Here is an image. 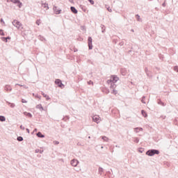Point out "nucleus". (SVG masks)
I'll return each instance as SVG.
<instances>
[{"label":"nucleus","instance_id":"1","mask_svg":"<svg viewBox=\"0 0 178 178\" xmlns=\"http://www.w3.org/2000/svg\"><path fill=\"white\" fill-rule=\"evenodd\" d=\"M120 80V78L116 74H112L110 76V79L106 81L107 84L110 86V88H115V87H118L116 83Z\"/></svg>","mask_w":178,"mask_h":178},{"label":"nucleus","instance_id":"2","mask_svg":"<svg viewBox=\"0 0 178 178\" xmlns=\"http://www.w3.org/2000/svg\"><path fill=\"white\" fill-rule=\"evenodd\" d=\"M146 155H147V156H154V155H159V154H161V152L159 151V149H149L146 152Z\"/></svg>","mask_w":178,"mask_h":178},{"label":"nucleus","instance_id":"3","mask_svg":"<svg viewBox=\"0 0 178 178\" xmlns=\"http://www.w3.org/2000/svg\"><path fill=\"white\" fill-rule=\"evenodd\" d=\"M56 86H58V87H60V88H65V85L63 83H62V80L57 79L54 81Z\"/></svg>","mask_w":178,"mask_h":178},{"label":"nucleus","instance_id":"4","mask_svg":"<svg viewBox=\"0 0 178 178\" xmlns=\"http://www.w3.org/2000/svg\"><path fill=\"white\" fill-rule=\"evenodd\" d=\"M92 121L98 124V123L101 122V118L99 117V115H94L92 117Z\"/></svg>","mask_w":178,"mask_h":178},{"label":"nucleus","instance_id":"5","mask_svg":"<svg viewBox=\"0 0 178 178\" xmlns=\"http://www.w3.org/2000/svg\"><path fill=\"white\" fill-rule=\"evenodd\" d=\"M13 24L15 26V27H17V29H20V26H22V23H20V22L15 19L13 22Z\"/></svg>","mask_w":178,"mask_h":178},{"label":"nucleus","instance_id":"6","mask_svg":"<svg viewBox=\"0 0 178 178\" xmlns=\"http://www.w3.org/2000/svg\"><path fill=\"white\" fill-rule=\"evenodd\" d=\"M79 163H80V162L76 159H74L71 161V165L72 166H74V168H76V166H77Z\"/></svg>","mask_w":178,"mask_h":178},{"label":"nucleus","instance_id":"7","mask_svg":"<svg viewBox=\"0 0 178 178\" xmlns=\"http://www.w3.org/2000/svg\"><path fill=\"white\" fill-rule=\"evenodd\" d=\"M53 10L56 15H60V12H62L60 8H58V7L55 6L53 7Z\"/></svg>","mask_w":178,"mask_h":178},{"label":"nucleus","instance_id":"8","mask_svg":"<svg viewBox=\"0 0 178 178\" xmlns=\"http://www.w3.org/2000/svg\"><path fill=\"white\" fill-rule=\"evenodd\" d=\"M88 44L89 49H92V38L88 37Z\"/></svg>","mask_w":178,"mask_h":178},{"label":"nucleus","instance_id":"9","mask_svg":"<svg viewBox=\"0 0 178 178\" xmlns=\"http://www.w3.org/2000/svg\"><path fill=\"white\" fill-rule=\"evenodd\" d=\"M145 72L147 76V77H152V72H151L148 67L145 68Z\"/></svg>","mask_w":178,"mask_h":178},{"label":"nucleus","instance_id":"10","mask_svg":"<svg viewBox=\"0 0 178 178\" xmlns=\"http://www.w3.org/2000/svg\"><path fill=\"white\" fill-rule=\"evenodd\" d=\"M120 73L122 76H126L127 74V70L126 68L122 67L120 69Z\"/></svg>","mask_w":178,"mask_h":178},{"label":"nucleus","instance_id":"11","mask_svg":"<svg viewBox=\"0 0 178 178\" xmlns=\"http://www.w3.org/2000/svg\"><path fill=\"white\" fill-rule=\"evenodd\" d=\"M111 93L113 94V95H116L118 94V90H116V87L110 88Z\"/></svg>","mask_w":178,"mask_h":178},{"label":"nucleus","instance_id":"12","mask_svg":"<svg viewBox=\"0 0 178 178\" xmlns=\"http://www.w3.org/2000/svg\"><path fill=\"white\" fill-rule=\"evenodd\" d=\"M41 94L44 98H45L46 101H49L51 99V97H49V95L45 94L44 92H41Z\"/></svg>","mask_w":178,"mask_h":178},{"label":"nucleus","instance_id":"13","mask_svg":"<svg viewBox=\"0 0 178 178\" xmlns=\"http://www.w3.org/2000/svg\"><path fill=\"white\" fill-rule=\"evenodd\" d=\"M36 109H40V112H42V111H45V108H44V107H42V104H41L36 105Z\"/></svg>","mask_w":178,"mask_h":178},{"label":"nucleus","instance_id":"14","mask_svg":"<svg viewBox=\"0 0 178 178\" xmlns=\"http://www.w3.org/2000/svg\"><path fill=\"white\" fill-rule=\"evenodd\" d=\"M140 113L143 116V118H148V113L144 109L141 110Z\"/></svg>","mask_w":178,"mask_h":178},{"label":"nucleus","instance_id":"15","mask_svg":"<svg viewBox=\"0 0 178 178\" xmlns=\"http://www.w3.org/2000/svg\"><path fill=\"white\" fill-rule=\"evenodd\" d=\"M6 104H7V105H8V106L10 108H15V106H16L15 103H11L10 102L6 101Z\"/></svg>","mask_w":178,"mask_h":178},{"label":"nucleus","instance_id":"16","mask_svg":"<svg viewBox=\"0 0 178 178\" xmlns=\"http://www.w3.org/2000/svg\"><path fill=\"white\" fill-rule=\"evenodd\" d=\"M23 113H24V116H27L30 119H31V118H33V114H31V113H29L27 111H24Z\"/></svg>","mask_w":178,"mask_h":178},{"label":"nucleus","instance_id":"17","mask_svg":"<svg viewBox=\"0 0 178 178\" xmlns=\"http://www.w3.org/2000/svg\"><path fill=\"white\" fill-rule=\"evenodd\" d=\"M143 127H135L134 129V131H135V133H140V131H143Z\"/></svg>","mask_w":178,"mask_h":178},{"label":"nucleus","instance_id":"18","mask_svg":"<svg viewBox=\"0 0 178 178\" xmlns=\"http://www.w3.org/2000/svg\"><path fill=\"white\" fill-rule=\"evenodd\" d=\"M37 137H38L39 138H44L45 137V135L42 134V133L41 131H38L36 134Z\"/></svg>","mask_w":178,"mask_h":178},{"label":"nucleus","instance_id":"19","mask_svg":"<svg viewBox=\"0 0 178 178\" xmlns=\"http://www.w3.org/2000/svg\"><path fill=\"white\" fill-rule=\"evenodd\" d=\"M102 92H104V94H109L111 92V90L108 88H103L102 89Z\"/></svg>","mask_w":178,"mask_h":178},{"label":"nucleus","instance_id":"20","mask_svg":"<svg viewBox=\"0 0 178 178\" xmlns=\"http://www.w3.org/2000/svg\"><path fill=\"white\" fill-rule=\"evenodd\" d=\"M70 10L71 12H72V13H74V15H76V13H78L77 9H76V8L74 6H71Z\"/></svg>","mask_w":178,"mask_h":178},{"label":"nucleus","instance_id":"21","mask_svg":"<svg viewBox=\"0 0 178 178\" xmlns=\"http://www.w3.org/2000/svg\"><path fill=\"white\" fill-rule=\"evenodd\" d=\"M4 90H6V91H12V86H10V85H6L4 87Z\"/></svg>","mask_w":178,"mask_h":178},{"label":"nucleus","instance_id":"22","mask_svg":"<svg viewBox=\"0 0 178 178\" xmlns=\"http://www.w3.org/2000/svg\"><path fill=\"white\" fill-rule=\"evenodd\" d=\"M157 103L159 104V105H161V106H165L166 104H165V102H162V100L159 99L157 101Z\"/></svg>","mask_w":178,"mask_h":178},{"label":"nucleus","instance_id":"23","mask_svg":"<svg viewBox=\"0 0 178 178\" xmlns=\"http://www.w3.org/2000/svg\"><path fill=\"white\" fill-rule=\"evenodd\" d=\"M100 138H102V140H103L104 141H106V143H108V141H109V138H108V137L105 136H101Z\"/></svg>","mask_w":178,"mask_h":178},{"label":"nucleus","instance_id":"24","mask_svg":"<svg viewBox=\"0 0 178 178\" xmlns=\"http://www.w3.org/2000/svg\"><path fill=\"white\" fill-rule=\"evenodd\" d=\"M145 150V149L143 148V147H138V152H139L140 154H143V152H144Z\"/></svg>","mask_w":178,"mask_h":178},{"label":"nucleus","instance_id":"25","mask_svg":"<svg viewBox=\"0 0 178 178\" xmlns=\"http://www.w3.org/2000/svg\"><path fill=\"white\" fill-rule=\"evenodd\" d=\"M134 142L136 143V144H138V143H140V138L134 137Z\"/></svg>","mask_w":178,"mask_h":178},{"label":"nucleus","instance_id":"26","mask_svg":"<svg viewBox=\"0 0 178 178\" xmlns=\"http://www.w3.org/2000/svg\"><path fill=\"white\" fill-rule=\"evenodd\" d=\"M35 154H42L44 152V150H42L40 149H35Z\"/></svg>","mask_w":178,"mask_h":178},{"label":"nucleus","instance_id":"27","mask_svg":"<svg viewBox=\"0 0 178 178\" xmlns=\"http://www.w3.org/2000/svg\"><path fill=\"white\" fill-rule=\"evenodd\" d=\"M6 118L3 115H0V122H6Z\"/></svg>","mask_w":178,"mask_h":178},{"label":"nucleus","instance_id":"28","mask_svg":"<svg viewBox=\"0 0 178 178\" xmlns=\"http://www.w3.org/2000/svg\"><path fill=\"white\" fill-rule=\"evenodd\" d=\"M100 27H101V29H102V33H105V31H106V28H105V26L104 25H103V24H102L101 26H100Z\"/></svg>","mask_w":178,"mask_h":178},{"label":"nucleus","instance_id":"29","mask_svg":"<svg viewBox=\"0 0 178 178\" xmlns=\"http://www.w3.org/2000/svg\"><path fill=\"white\" fill-rule=\"evenodd\" d=\"M163 165H165L168 168L170 167V163L168 161H163Z\"/></svg>","mask_w":178,"mask_h":178},{"label":"nucleus","instance_id":"30","mask_svg":"<svg viewBox=\"0 0 178 178\" xmlns=\"http://www.w3.org/2000/svg\"><path fill=\"white\" fill-rule=\"evenodd\" d=\"M99 175H102V172H104V168L102 167H99L98 169Z\"/></svg>","mask_w":178,"mask_h":178},{"label":"nucleus","instance_id":"31","mask_svg":"<svg viewBox=\"0 0 178 178\" xmlns=\"http://www.w3.org/2000/svg\"><path fill=\"white\" fill-rule=\"evenodd\" d=\"M136 18L138 22H142L141 18H140V15L138 14L136 15Z\"/></svg>","mask_w":178,"mask_h":178},{"label":"nucleus","instance_id":"32","mask_svg":"<svg viewBox=\"0 0 178 178\" xmlns=\"http://www.w3.org/2000/svg\"><path fill=\"white\" fill-rule=\"evenodd\" d=\"M17 140L19 142H22V141H23L24 138L22 136H17Z\"/></svg>","mask_w":178,"mask_h":178},{"label":"nucleus","instance_id":"33","mask_svg":"<svg viewBox=\"0 0 178 178\" xmlns=\"http://www.w3.org/2000/svg\"><path fill=\"white\" fill-rule=\"evenodd\" d=\"M141 102H142V104H146V102H145V96L142 97Z\"/></svg>","mask_w":178,"mask_h":178},{"label":"nucleus","instance_id":"34","mask_svg":"<svg viewBox=\"0 0 178 178\" xmlns=\"http://www.w3.org/2000/svg\"><path fill=\"white\" fill-rule=\"evenodd\" d=\"M11 2H13V3H20V0H11Z\"/></svg>","mask_w":178,"mask_h":178},{"label":"nucleus","instance_id":"35","mask_svg":"<svg viewBox=\"0 0 178 178\" xmlns=\"http://www.w3.org/2000/svg\"><path fill=\"white\" fill-rule=\"evenodd\" d=\"M1 40H2V41H4V42H8V38H6L5 37H2Z\"/></svg>","mask_w":178,"mask_h":178},{"label":"nucleus","instance_id":"36","mask_svg":"<svg viewBox=\"0 0 178 178\" xmlns=\"http://www.w3.org/2000/svg\"><path fill=\"white\" fill-rule=\"evenodd\" d=\"M88 86H94V82L92 81H88Z\"/></svg>","mask_w":178,"mask_h":178},{"label":"nucleus","instance_id":"37","mask_svg":"<svg viewBox=\"0 0 178 178\" xmlns=\"http://www.w3.org/2000/svg\"><path fill=\"white\" fill-rule=\"evenodd\" d=\"M36 24H37L38 26H40V24H41V20H40V19H37V20H36Z\"/></svg>","mask_w":178,"mask_h":178},{"label":"nucleus","instance_id":"38","mask_svg":"<svg viewBox=\"0 0 178 178\" xmlns=\"http://www.w3.org/2000/svg\"><path fill=\"white\" fill-rule=\"evenodd\" d=\"M21 102H22V104H27V100H26V99H21Z\"/></svg>","mask_w":178,"mask_h":178},{"label":"nucleus","instance_id":"39","mask_svg":"<svg viewBox=\"0 0 178 178\" xmlns=\"http://www.w3.org/2000/svg\"><path fill=\"white\" fill-rule=\"evenodd\" d=\"M17 6L18 8H22V6H23V3L19 1V3H17Z\"/></svg>","mask_w":178,"mask_h":178},{"label":"nucleus","instance_id":"40","mask_svg":"<svg viewBox=\"0 0 178 178\" xmlns=\"http://www.w3.org/2000/svg\"><path fill=\"white\" fill-rule=\"evenodd\" d=\"M35 98H38V99H41V96H40V95H38V94H36V95H35Z\"/></svg>","mask_w":178,"mask_h":178},{"label":"nucleus","instance_id":"41","mask_svg":"<svg viewBox=\"0 0 178 178\" xmlns=\"http://www.w3.org/2000/svg\"><path fill=\"white\" fill-rule=\"evenodd\" d=\"M0 35H5V33H3V30L0 29Z\"/></svg>","mask_w":178,"mask_h":178},{"label":"nucleus","instance_id":"42","mask_svg":"<svg viewBox=\"0 0 178 178\" xmlns=\"http://www.w3.org/2000/svg\"><path fill=\"white\" fill-rule=\"evenodd\" d=\"M39 40H40V41H44V40H45V38H44V37L39 35Z\"/></svg>","mask_w":178,"mask_h":178},{"label":"nucleus","instance_id":"43","mask_svg":"<svg viewBox=\"0 0 178 178\" xmlns=\"http://www.w3.org/2000/svg\"><path fill=\"white\" fill-rule=\"evenodd\" d=\"M42 6H43V8H47V9H49V8L48 7V4H47V3L42 4Z\"/></svg>","mask_w":178,"mask_h":178},{"label":"nucleus","instance_id":"44","mask_svg":"<svg viewBox=\"0 0 178 178\" xmlns=\"http://www.w3.org/2000/svg\"><path fill=\"white\" fill-rule=\"evenodd\" d=\"M54 145H59V141H58V140H54Z\"/></svg>","mask_w":178,"mask_h":178},{"label":"nucleus","instance_id":"45","mask_svg":"<svg viewBox=\"0 0 178 178\" xmlns=\"http://www.w3.org/2000/svg\"><path fill=\"white\" fill-rule=\"evenodd\" d=\"M19 128L21 130H26V128L23 125H20Z\"/></svg>","mask_w":178,"mask_h":178},{"label":"nucleus","instance_id":"46","mask_svg":"<svg viewBox=\"0 0 178 178\" xmlns=\"http://www.w3.org/2000/svg\"><path fill=\"white\" fill-rule=\"evenodd\" d=\"M172 69L175 72H177V73H178V67H173Z\"/></svg>","mask_w":178,"mask_h":178},{"label":"nucleus","instance_id":"47","mask_svg":"<svg viewBox=\"0 0 178 178\" xmlns=\"http://www.w3.org/2000/svg\"><path fill=\"white\" fill-rule=\"evenodd\" d=\"M124 44V43L123 42L119 43V45H120V47H123Z\"/></svg>","mask_w":178,"mask_h":178},{"label":"nucleus","instance_id":"48","mask_svg":"<svg viewBox=\"0 0 178 178\" xmlns=\"http://www.w3.org/2000/svg\"><path fill=\"white\" fill-rule=\"evenodd\" d=\"M90 3H91V5H94V1L92 0H88Z\"/></svg>","mask_w":178,"mask_h":178},{"label":"nucleus","instance_id":"49","mask_svg":"<svg viewBox=\"0 0 178 178\" xmlns=\"http://www.w3.org/2000/svg\"><path fill=\"white\" fill-rule=\"evenodd\" d=\"M26 131L28 132L29 134H30V129L29 128L26 129Z\"/></svg>","mask_w":178,"mask_h":178},{"label":"nucleus","instance_id":"50","mask_svg":"<svg viewBox=\"0 0 178 178\" xmlns=\"http://www.w3.org/2000/svg\"><path fill=\"white\" fill-rule=\"evenodd\" d=\"M0 22H1V23H3V24H5V22H3V19L1 18V19H0Z\"/></svg>","mask_w":178,"mask_h":178},{"label":"nucleus","instance_id":"51","mask_svg":"<svg viewBox=\"0 0 178 178\" xmlns=\"http://www.w3.org/2000/svg\"><path fill=\"white\" fill-rule=\"evenodd\" d=\"M162 6H163V7L166 6V3L165 2L163 3Z\"/></svg>","mask_w":178,"mask_h":178},{"label":"nucleus","instance_id":"52","mask_svg":"<svg viewBox=\"0 0 178 178\" xmlns=\"http://www.w3.org/2000/svg\"><path fill=\"white\" fill-rule=\"evenodd\" d=\"M6 38H7V40H10V37H9V36H8V37Z\"/></svg>","mask_w":178,"mask_h":178},{"label":"nucleus","instance_id":"53","mask_svg":"<svg viewBox=\"0 0 178 178\" xmlns=\"http://www.w3.org/2000/svg\"><path fill=\"white\" fill-rule=\"evenodd\" d=\"M77 51H78L77 49H74V52H77Z\"/></svg>","mask_w":178,"mask_h":178},{"label":"nucleus","instance_id":"54","mask_svg":"<svg viewBox=\"0 0 178 178\" xmlns=\"http://www.w3.org/2000/svg\"><path fill=\"white\" fill-rule=\"evenodd\" d=\"M163 119H166V116H162Z\"/></svg>","mask_w":178,"mask_h":178},{"label":"nucleus","instance_id":"55","mask_svg":"<svg viewBox=\"0 0 178 178\" xmlns=\"http://www.w3.org/2000/svg\"><path fill=\"white\" fill-rule=\"evenodd\" d=\"M108 12H112V9H108Z\"/></svg>","mask_w":178,"mask_h":178},{"label":"nucleus","instance_id":"56","mask_svg":"<svg viewBox=\"0 0 178 178\" xmlns=\"http://www.w3.org/2000/svg\"><path fill=\"white\" fill-rule=\"evenodd\" d=\"M69 1L70 2H71V3H73V0H69Z\"/></svg>","mask_w":178,"mask_h":178},{"label":"nucleus","instance_id":"57","mask_svg":"<svg viewBox=\"0 0 178 178\" xmlns=\"http://www.w3.org/2000/svg\"><path fill=\"white\" fill-rule=\"evenodd\" d=\"M33 131H34V132L37 131V129H35L33 130Z\"/></svg>","mask_w":178,"mask_h":178},{"label":"nucleus","instance_id":"58","mask_svg":"<svg viewBox=\"0 0 178 178\" xmlns=\"http://www.w3.org/2000/svg\"><path fill=\"white\" fill-rule=\"evenodd\" d=\"M34 133H35L34 131H33L31 132V134L33 135V134H34Z\"/></svg>","mask_w":178,"mask_h":178},{"label":"nucleus","instance_id":"59","mask_svg":"<svg viewBox=\"0 0 178 178\" xmlns=\"http://www.w3.org/2000/svg\"><path fill=\"white\" fill-rule=\"evenodd\" d=\"M101 148H102V149H103V148H104V146H101Z\"/></svg>","mask_w":178,"mask_h":178},{"label":"nucleus","instance_id":"60","mask_svg":"<svg viewBox=\"0 0 178 178\" xmlns=\"http://www.w3.org/2000/svg\"><path fill=\"white\" fill-rule=\"evenodd\" d=\"M174 67H178V66H177V65H175V66H174Z\"/></svg>","mask_w":178,"mask_h":178},{"label":"nucleus","instance_id":"61","mask_svg":"<svg viewBox=\"0 0 178 178\" xmlns=\"http://www.w3.org/2000/svg\"><path fill=\"white\" fill-rule=\"evenodd\" d=\"M88 138H89V139L91 138V136H88Z\"/></svg>","mask_w":178,"mask_h":178},{"label":"nucleus","instance_id":"62","mask_svg":"<svg viewBox=\"0 0 178 178\" xmlns=\"http://www.w3.org/2000/svg\"><path fill=\"white\" fill-rule=\"evenodd\" d=\"M17 86H22V85H20V84H17Z\"/></svg>","mask_w":178,"mask_h":178},{"label":"nucleus","instance_id":"63","mask_svg":"<svg viewBox=\"0 0 178 178\" xmlns=\"http://www.w3.org/2000/svg\"><path fill=\"white\" fill-rule=\"evenodd\" d=\"M33 96H35V95L34 93H33Z\"/></svg>","mask_w":178,"mask_h":178},{"label":"nucleus","instance_id":"64","mask_svg":"<svg viewBox=\"0 0 178 178\" xmlns=\"http://www.w3.org/2000/svg\"><path fill=\"white\" fill-rule=\"evenodd\" d=\"M131 31H134V30L131 29Z\"/></svg>","mask_w":178,"mask_h":178}]
</instances>
